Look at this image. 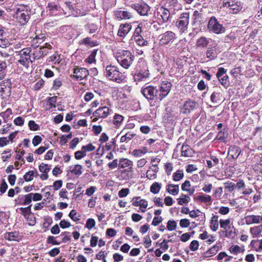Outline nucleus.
I'll list each match as a JSON object with an SVG mask.
<instances>
[{
  "mask_svg": "<svg viewBox=\"0 0 262 262\" xmlns=\"http://www.w3.org/2000/svg\"><path fill=\"white\" fill-rule=\"evenodd\" d=\"M197 201L203 202L210 204L212 202V199L210 195L204 194L203 193H200L199 195L194 198Z\"/></svg>",
  "mask_w": 262,
  "mask_h": 262,
  "instance_id": "obj_11",
  "label": "nucleus"
},
{
  "mask_svg": "<svg viewBox=\"0 0 262 262\" xmlns=\"http://www.w3.org/2000/svg\"><path fill=\"white\" fill-rule=\"evenodd\" d=\"M180 225L182 227H188L190 225V221L188 219H182L180 220Z\"/></svg>",
  "mask_w": 262,
  "mask_h": 262,
  "instance_id": "obj_53",
  "label": "nucleus"
},
{
  "mask_svg": "<svg viewBox=\"0 0 262 262\" xmlns=\"http://www.w3.org/2000/svg\"><path fill=\"white\" fill-rule=\"evenodd\" d=\"M142 94L147 99L153 100L155 96H157V90L153 86H148L142 90Z\"/></svg>",
  "mask_w": 262,
  "mask_h": 262,
  "instance_id": "obj_5",
  "label": "nucleus"
},
{
  "mask_svg": "<svg viewBox=\"0 0 262 262\" xmlns=\"http://www.w3.org/2000/svg\"><path fill=\"white\" fill-rule=\"evenodd\" d=\"M135 136V134H134L131 132H127L125 133L124 135H123L120 138L121 142H127V141L131 140L134 136Z\"/></svg>",
  "mask_w": 262,
  "mask_h": 262,
  "instance_id": "obj_24",
  "label": "nucleus"
},
{
  "mask_svg": "<svg viewBox=\"0 0 262 262\" xmlns=\"http://www.w3.org/2000/svg\"><path fill=\"white\" fill-rule=\"evenodd\" d=\"M135 9L141 15H147L149 10V6L146 4L135 6Z\"/></svg>",
  "mask_w": 262,
  "mask_h": 262,
  "instance_id": "obj_10",
  "label": "nucleus"
},
{
  "mask_svg": "<svg viewBox=\"0 0 262 262\" xmlns=\"http://www.w3.org/2000/svg\"><path fill=\"white\" fill-rule=\"evenodd\" d=\"M147 73L146 75L140 73H135L134 76V79L137 82H139L144 80L147 77Z\"/></svg>",
  "mask_w": 262,
  "mask_h": 262,
  "instance_id": "obj_37",
  "label": "nucleus"
},
{
  "mask_svg": "<svg viewBox=\"0 0 262 262\" xmlns=\"http://www.w3.org/2000/svg\"><path fill=\"white\" fill-rule=\"evenodd\" d=\"M133 205L134 206H140L141 208L145 209L147 207V202L145 200L136 201L133 202Z\"/></svg>",
  "mask_w": 262,
  "mask_h": 262,
  "instance_id": "obj_31",
  "label": "nucleus"
},
{
  "mask_svg": "<svg viewBox=\"0 0 262 262\" xmlns=\"http://www.w3.org/2000/svg\"><path fill=\"white\" fill-rule=\"evenodd\" d=\"M39 169V171L41 172L47 173L49 171L50 168H49L47 164L42 163L40 165Z\"/></svg>",
  "mask_w": 262,
  "mask_h": 262,
  "instance_id": "obj_49",
  "label": "nucleus"
},
{
  "mask_svg": "<svg viewBox=\"0 0 262 262\" xmlns=\"http://www.w3.org/2000/svg\"><path fill=\"white\" fill-rule=\"evenodd\" d=\"M41 142V138L39 136H35L32 140V143L34 146H36Z\"/></svg>",
  "mask_w": 262,
  "mask_h": 262,
  "instance_id": "obj_61",
  "label": "nucleus"
},
{
  "mask_svg": "<svg viewBox=\"0 0 262 262\" xmlns=\"http://www.w3.org/2000/svg\"><path fill=\"white\" fill-rule=\"evenodd\" d=\"M129 190L128 188H122L118 192V195L120 197L126 196L129 192Z\"/></svg>",
  "mask_w": 262,
  "mask_h": 262,
  "instance_id": "obj_52",
  "label": "nucleus"
},
{
  "mask_svg": "<svg viewBox=\"0 0 262 262\" xmlns=\"http://www.w3.org/2000/svg\"><path fill=\"white\" fill-rule=\"evenodd\" d=\"M261 226H255L250 229V232L254 237H256L261 233Z\"/></svg>",
  "mask_w": 262,
  "mask_h": 262,
  "instance_id": "obj_29",
  "label": "nucleus"
},
{
  "mask_svg": "<svg viewBox=\"0 0 262 262\" xmlns=\"http://www.w3.org/2000/svg\"><path fill=\"white\" fill-rule=\"evenodd\" d=\"M5 237L9 241H16L17 234L15 232H8L5 234Z\"/></svg>",
  "mask_w": 262,
  "mask_h": 262,
  "instance_id": "obj_36",
  "label": "nucleus"
},
{
  "mask_svg": "<svg viewBox=\"0 0 262 262\" xmlns=\"http://www.w3.org/2000/svg\"><path fill=\"white\" fill-rule=\"evenodd\" d=\"M208 29L216 34L225 32V28L220 24L214 17H211L208 24Z\"/></svg>",
  "mask_w": 262,
  "mask_h": 262,
  "instance_id": "obj_3",
  "label": "nucleus"
},
{
  "mask_svg": "<svg viewBox=\"0 0 262 262\" xmlns=\"http://www.w3.org/2000/svg\"><path fill=\"white\" fill-rule=\"evenodd\" d=\"M182 155L185 157H190L193 153L192 149L188 145H183L182 147Z\"/></svg>",
  "mask_w": 262,
  "mask_h": 262,
  "instance_id": "obj_22",
  "label": "nucleus"
},
{
  "mask_svg": "<svg viewBox=\"0 0 262 262\" xmlns=\"http://www.w3.org/2000/svg\"><path fill=\"white\" fill-rule=\"evenodd\" d=\"M131 25L128 24L121 25L118 30V35L121 37L125 36L130 30Z\"/></svg>",
  "mask_w": 262,
  "mask_h": 262,
  "instance_id": "obj_9",
  "label": "nucleus"
},
{
  "mask_svg": "<svg viewBox=\"0 0 262 262\" xmlns=\"http://www.w3.org/2000/svg\"><path fill=\"white\" fill-rule=\"evenodd\" d=\"M184 174L183 171L181 170H178L173 174V180L175 181H179L183 178Z\"/></svg>",
  "mask_w": 262,
  "mask_h": 262,
  "instance_id": "obj_41",
  "label": "nucleus"
},
{
  "mask_svg": "<svg viewBox=\"0 0 262 262\" xmlns=\"http://www.w3.org/2000/svg\"><path fill=\"white\" fill-rule=\"evenodd\" d=\"M158 13L164 22H166L168 20L170 15L169 10L164 8L161 7Z\"/></svg>",
  "mask_w": 262,
  "mask_h": 262,
  "instance_id": "obj_15",
  "label": "nucleus"
},
{
  "mask_svg": "<svg viewBox=\"0 0 262 262\" xmlns=\"http://www.w3.org/2000/svg\"><path fill=\"white\" fill-rule=\"evenodd\" d=\"M32 194L31 193H29L28 195H25V199L24 204L25 205H29L32 202Z\"/></svg>",
  "mask_w": 262,
  "mask_h": 262,
  "instance_id": "obj_59",
  "label": "nucleus"
},
{
  "mask_svg": "<svg viewBox=\"0 0 262 262\" xmlns=\"http://www.w3.org/2000/svg\"><path fill=\"white\" fill-rule=\"evenodd\" d=\"M219 217L217 215H213L210 221V228L214 231L217 230L219 228Z\"/></svg>",
  "mask_w": 262,
  "mask_h": 262,
  "instance_id": "obj_21",
  "label": "nucleus"
},
{
  "mask_svg": "<svg viewBox=\"0 0 262 262\" xmlns=\"http://www.w3.org/2000/svg\"><path fill=\"white\" fill-rule=\"evenodd\" d=\"M215 51V46L208 48L206 52V56L207 58L213 59L214 58V52Z\"/></svg>",
  "mask_w": 262,
  "mask_h": 262,
  "instance_id": "obj_32",
  "label": "nucleus"
},
{
  "mask_svg": "<svg viewBox=\"0 0 262 262\" xmlns=\"http://www.w3.org/2000/svg\"><path fill=\"white\" fill-rule=\"evenodd\" d=\"M196 106V103L194 101L189 100L185 102L182 108L184 113H189L193 110Z\"/></svg>",
  "mask_w": 262,
  "mask_h": 262,
  "instance_id": "obj_13",
  "label": "nucleus"
},
{
  "mask_svg": "<svg viewBox=\"0 0 262 262\" xmlns=\"http://www.w3.org/2000/svg\"><path fill=\"white\" fill-rule=\"evenodd\" d=\"M225 185V188L226 189H228L229 191L231 192L232 191L235 187V184L232 182H227L224 183Z\"/></svg>",
  "mask_w": 262,
  "mask_h": 262,
  "instance_id": "obj_43",
  "label": "nucleus"
},
{
  "mask_svg": "<svg viewBox=\"0 0 262 262\" xmlns=\"http://www.w3.org/2000/svg\"><path fill=\"white\" fill-rule=\"evenodd\" d=\"M246 224L250 225L252 224H259V215H249L245 217Z\"/></svg>",
  "mask_w": 262,
  "mask_h": 262,
  "instance_id": "obj_14",
  "label": "nucleus"
},
{
  "mask_svg": "<svg viewBox=\"0 0 262 262\" xmlns=\"http://www.w3.org/2000/svg\"><path fill=\"white\" fill-rule=\"evenodd\" d=\"M96 190V188L95 186H91L86 190L85 194L88 196L92 195Z\"/></svg>",
  "mask_w": 262,
  "mask_h": 262,
  "instance_id": "obj_60",
  "label": "nucleus"
},
{
  "mask_svg": "<svg viewBox=\"0 0 262 262\" xmlns=\"http://www.w3.org/2000/svg\"><path fill=\"white\" fill-rule=\"evenodd\" d=\"M52 46L50 44L46 43L45 45L39 48V53L40 56H44L48 53L47 49H51Z\"/></svg>",
  "mask_w": 262,
  "mask_h": 262,
  "instance_id": "obj_25",
  "label": "nucleus"
},
{
  "mask_svg": "<svg viewBox=\"0 0 262 262\" xmlns=\"http://www.w3.org/2000/svg\"><path fill=\"white\" fill-rule=\"evenodd\" d=\"M35 173H37V172H34V171H29L28 172H27L24 176L25 181H30L32 180Z\"/></svg>",
  "mask_w": 262,
  "mask_h": 262,
  "instance_id": "obj_39",
  "label": "nucleus"
},
{
  "mask_svg": "<svg viewBox=\"0 0 262 262\" xmlns=\"http://www.w3.org/2000/svg\"><path fill=\"white\" fill-rule=\"evenodd\" d=\"M109 108L106 106L98 108L93 113V116L95 118L93 119V121H96L98 118H105L107 116Z\"/></svg>",
  "mask_w": 262,
  "mask_h": 262,
  "instance_id": "obj_6",
  "label": "nucleus"
},
{
  "mask_svg": "<svg viewBox=\"0 0 262 262\" xmlns=\"http://www.w3.org/2000/svg\"><path fill=\"white\" fill-rule=\"evenodd\" d=\"M175 36L174 33L171 31H167L162 35L160 43L162 45L168 44Z\"/></svg>",
  "mask_w": 262,
  "mask_h": 262,
  "instance_id": "obj_8",
  "label": "nucleus"
},
{
  "mask_svg": "<svg viewBox=\"0 0 262 262\" xmlns=\"http://www.w3.org/2000/svg\"><path fill=\"white\" fill-rule=\"evenodd\" d=\"M95 225V222L94 220L92 219H89L87 220L86 223V227L88 229H91L94 227Z\"/></svg>",
  "mask_w": 262,
  "mask_h": 262,
  "instance_id": "obj_51",
  "label": "nucleus"
},
{
  "mask_svg": "<svg viewBox=\"0 0 262 262\" xmlns=\"http://www.w3.org/2000/svg\"><path fill=\"white\" fill-rule=\"evenodd\" d=\"M89 75V71L85 68H75L74 74L71 77L77 80H82L85 78Z\"/></svg>",
  "mask_w": 262,
  "mask_h": 262,
  "instance_id": "obj_4",
  "label": "nucleus"
},
{
  "mask_svg": "<svg viewBox=\"0 0 262 262\" xmlns=\"http://www.w3.org/2000/svg\"><path fill=\"white\" fill-rule=\"evenodd\" d=\"M115 16L120 19H130L132 17L131 13L127 11L117 10L115 12Z\"/></svg>",
  "mask_w": 262,
  "mask_h": 262,
  "instance_id": "obj_12",
  "label": "nucleus"
},
{
  "mask_svg": "<svg viewBox=\"0 0 262 262\" xmlns=\"http://www.w3.org/2000/svg\"><path fill=\"white\" fill-rule=\"evenodd\" d=\"M97 50H93L89 56L86 58V61L90 63L94 62L95 61V57L97 54Z\"/></svg>",
  "mask_w": 262,
  "mask_h": 262,
  "instance_id": "obj_40",
  "label": "nucleus"
},
{
  "mask_svg": "<svg viewBox=\"0 0 262 262\" xmlns=\"http://www.w3.org/2000/svg\"><path fill=\"white\" fill-rule=\"evenodd\" d=\"M199 245V242L194 240L191 242L189 248L191 251H194L198 249Z\"/></svg>",
  "mask_w": 262,
  "mask_h": 262,
  "instance_id": "obj_48",
  "label": "nucleus"
},
{
  "mask_svg": "<svg viewBox=\"0 0 262 262\" xmlns=\"http://www.w3.org/2000/svg\"><path fill=\"white\" fill-rule=\"evenodd\" d=\"M228 78V76L227 75H225L224 76L220 77V78H218V79L223 85L225 86L227 84Z\"/></svg>",
  "mask_w": 262,
  "mask_h": 262,
  "instance_id": "obj_58",
  "label": "nucleus"
},
{
  "mask_svg": "<svg viewBox=\"0 0 262 262\" xmlns=\"http://www.w3.org/2000/svg\"><path fill=\"white\" fill-rule=\"evenodd\" d=\"M123 117L122 116L117 114L114 116L113 122L114 124L119 125L120 124V123L123 121Z\"/></svg>",
  "mask_w": 262,
  "mask_h": 262,
  "instance_id": "obj_44",
  "label": "nucleus"
},
{
  "mask_svg": "<svg viewBox=\"0 0 262 262\" xmlns=\"http://www.w3.org/2000/svg\"><path fill=\"white\" fill-rule=\"evenodd\" d=\"M134 38L137 43L139 46H145L147 44V41L144 40L142 37L140 35H135Z\"/></svg>",
  "mask_w": 262,
  "mask_h": 262,
  "instance_id": "obj_33",
  "label": "nucleus"
},
{
  "mask_svg": "<svg viewBox=\"0 0 262 262\" xmlns=\"http://www.w3.org/2000/svg\"><path fill=\"white\" fill-rule=\"evenodd\" d=\"M167 191L172 195H176L179 193L178 185L168 184L166 187Z\"/></svg>",
  "mask_w": 262,
  "mask_h": 262,
  "instance_id": "obj_20",
  "label": "nucleus"
},
{
  "mask_svg": "<svg viewBox=\"0 0 262 262\" xmlns=\"http://www.w3.org/2000/svg\"><path fill=\"white\" fill-rule=\"evenodd\" d=\"M132 165L133 162L127 159H120L119 161V167L121 168L129 167V169H131Z\"/></svg>",
  "mask_w": 262,
  "mask_h": 262,
  "instance_id": "obj_19",
  "label": "nucleus"
},
{
  "mask_svg": "<svg viewBox=\"0 0 262 262\" xmlns=\"http://www.w3.org/2000/svg\"><path fill=\"white\" fill-rule=\"evenodd\" d=\"M220 94L219 93L214 92L211 95L210 97V99L211 101L213 103H219L220 99Z\"/></svg>",
  "mask_w": 262,
  "mask_h": 262,
  "instance_id": "obj_38",
  "label": "nucleus"
},
{
  "mask_svg": "<svg viewBox=\"0 0 262 262\" xmlns=\"http://www.w3.org/2000/svg\"><path fill=\"white\" fill-rule=\"evenodd\" d=\"M189 14L187 13L184 14L183 16L180 17L177 23L179 27L184 28L188 24Z\"/></svg>",
  "mask_w": 262,
  "mask_h": 262,
  "instance_id": "obj_17",
  "label": "nucleus"
},
{
  "mask_svg": "<svg viewBox=\"0 0 262 262\" xmlns=\"http://www.w3.org/2000/svg\"><path fill=\"white\" fill-rule=\"evenodd\" d=\"M242 7L240 5H238L237 3H235L234 2L233 3V5L231 8L229 12L232 13H236L237 12L239 11L242 10Z\"/></svg>",
  "mask_w": 262,
  "mask_h": 262,
  "instance_id": "obj_34",
  "label": "nucleus"
},
{
  "mask_svg": "<svg viewBox=\"0 0 262 262\" xmlns=\"http://www.w3.org/2000/svg\"><path fill=\"white\" fill-rule=\"evenodd\" d=\"M29 19L30 15H29L28 12L27 11L26 13H21L19 16V21L23 25L26 24Z\"/></svg>",
  "mask_w": 262,
  "mask_h": 262,
  "instance_id": "obj_23",
  "label": "nucleus"
},
{
  "mask_svg": "<svg viewBox=\"0 0 262 262\" xmlns=\"http://www.w3.org/2000/svg\"><path fill=\"white\" fill-rule=\"evenodd\" d=\"M30 57L21 56L20 59L18 60V62L23 66H28L29 62Z\"/></svg>",
  "mask_w": 262,
  "mask_h": 262,
  "instance_id": "obj_47",
  "label": "nucleus"
},
{
  "mask_svg": "<svg viewBox=\"0 0 262 262\" xmlns=\"http://www.w3.org/2000/svg\"><path fill=\"white\" fill-rule=\"evenodd\" d=\"M230 250L231 252L236 253V254H237L238 253H240L244 251V250H242L241 248L237 245L232 246L230 248Z\"/></svg>",
  "mask_w": 262,
  "mask_h": 262,
  "instance_id": "obj_50",
  "label": "nucleus"
},
{
  "mask_svg": "<svg viewBox=\"0 0 262 262\" xmlns=\"http://www.w3.org/2000/svg\"><path fill=\"white\" fill-rule=\"evenodd\" d=\"M220 225L221 228L223 229L225 231L228 228L229 229L230 227H231L230 220L229 219H227L226 220H220Z\"/></svg>",
  "mask_w": 262,
  "mask_h": 262,
  "instance_id": "obj_27",
  "label": "nucleus"
},
{
  "mask_svg": "<svg viewBox=\"0 0 262 262\" xmlns=\"http://www.w3.org/2000/svg\"><path fill=\"white\" fill-rule=\"evenodd\" d=\"M82 166L80 165H76L71 170V172L75 175H80L82 173Z\"/></svg>",
  "mask_w": 262,
  "mask_h": 262,
  "instance_id": "obj_42",
  "label": "nucleus"
},
{
  "mask_svg": "<svg viewBox=\"0 0 262 262\" xmlns=\"http://www.w3.org/2000/svg\"><path fill=\"white\" fill-rule=\"evenodd\" d=\"M235 229L232 226L230 227L229 229L228 228L225 231V235L227 237H234L235 235Z\"/></svg>",
  "mask_w": 262,
  "mask_h": 262,
  "instance_id": "obj_35",
  "label": "nucleus"
},
{
  "mask_svg": "<svg viewBox=\"0 0 262 262\" xmlns=\"http://www.w3.org/2000/svg\"><path fill=\"white\" fill-rule=\"evenodd\" d=\"M146 177L150 180H154L156 178L157 174L150 170H147L146 172Z\"/></svg>",
  "mask_w": 262,
  "mask_h": 262,
  "instance_id": "obj_55",
  "label": "nucleus"
},
{
  "mask_svg": "<svg viewBox=\"0 0 262 262\" xmlns=\"http://www.w3.org/2000/svg\"><path fill=\"white\" fill-rule=\"evenodd\" d=\"M219 213L221 214L225 215L229 213V208L227 207H221L219 209Z\"/></svg>",
  "mask_w": 262,
  "mask_h": 262,
  "instance_id": "obj_64",
  "label": "nucleus"
},
{
  "mask_svg": "<svg viewBox=\"0 0 262 262\" xmlns=\"http://www.w3.org/2000/svg\"><path fill=\"white\" fill-rule=\"evenodd\" d=\"M105 75L111 80L115 81L118 83L122 81L125 77L119 72L116 67L108 66L105 69Z\"/></svg>",
  "mask_w": 262,
  "mask_h": 262,
  "instance_id": "obj_2",
  "label": "nucleus"
},
{
  "mask_svg": "<svg viewBox=\"0 0 262 262\" xmlns=\"http://www.w3.org/2000/svg\"><path fill=\"white\" fill-rule=\"evenodd\" d=\"M28 125L31 130H36L38 129V126L34 121H30Z\"/></svg>",
  "mask_w": 262,
  "mask_h": 262,
  "instance_id": "obj_56",
  "label": "nucleus"
},
{
  "mask_svg": "<svg viewBox=\"0 0 262 262\" xmlns=\"http://www.w3.org/2000/svg\"><path fill=\"white\" fill-rule=\"evenodd\" d=\"M211 159L212 160V161L210 160H207L206 161L207 165L210 168L213 166H216L219 162V159L215 156H212L211 157Z\"/></svg>",
  "mask_w": 262,
  "mask_h": 262,
  "instance_id": "obj_30",
  "label": "nucleus"
},
{
  "mask_svg": "<svg viewBox=\"0 0 262 262\" xmlns=\"http://www.w3.org/2000/svg\"><path fill=\"white\" fill-rule=\"evenodd\" d=\"M233 2H234V1L232 0H230V1L225 0L223 2L222 7L223 8H228L229 9V11L231 8L232 7V6L233 5Z\"/></svg>",
  "mask_w": 262,
  "mask_h": 262,
  "instance_id": "obj_45",
  "label": "nucleus"
},
{
  "mask_svg": "<svg viewBox=\"0 0 262 262\" xmlns=\"http://www.w3.org/2000/svg\"><path fill=\"white\" fill-rule=\"evenodd\" d=\"M171 84L170 82H162L160 88L161 94L159 95L160 99L162 100L170 92Z\"/></svg>",
  "mask_w": 262,
  "mask_h": 262,
  "instance_id": "obj_7",
  "label": "nucleus"
},
{
  "mask_svg": "<svg viewBox=\"0 0 262 262\" xmlns=\"http://www.w3.org/2000/svg\"><path fill=\"white\" fill-rule=\"evenodd\" d=\"M84 156H85V151H77L75 153V157L78 160L81 159Z\"/></svg>",
  "mask_w": 262,
  "mask_h": 262,
  "instance_id": "obj_62",
  "label": "nucleus"
},
{
  "mask_svg": "<svg viewBox=\"0 0 262 262\" xmlns=\"http://www.w3.org/2000/svg\"><path fill=\"white\" fill-rule=\"evenodd\" d=\"M161 184L158 182H155L150 186V190L153 193H157L160 191V190L161 188Z\"/></svg>",
  "mask_w": 262,
  "mask_h": 262,
  "instance_id": "obj_26",
  "label": "nucleus"
},
{
  "mask_svg": "<svg viewBox=\"0 0 262 262\" xmlns=\"http://www.w3.org/2000/svg\"><path fill=\"white\" fill-rule=\"evenodd\" d=\"M226 71L223 68H220L218 70V72L216 73V77L217 78H220V77H221L225 75H226Z\"/></svg>",
  "mask_w": 262,
  "mask_h": 262,
  "instance_id": "obj_57",
  "label": "nucleus"
},
{
  "mask_svg": "<svg viewBox=\"0 0 262 262\" xmlns=\"http://www.w3.org/2000/svg\"><path fill=\"white\" fill-rule=\"evenodd\" d=\"M95 149V147L92 144H89L85 146H83L82 147V150H84L83 151H93Z\"/></svg>",
  "mask_w": 262,
  "mask_h": 262,
  "instance_id": "obj_54",
  "label": "nucleus"
},
{
  "mask_svg": "<svg viewBox=\"0 0 262 262\" xmlns=\"http://www.w3.org/2000/svg\"><path fill=\"white\" fill-rule=\"evenodd\" d=\"M209 43V40L206 37L202 36L197 39L196 46L198 48H206Z\"/></svg>",
  "mask_w": 262,
  "mask_h": 262,
  "instance_id": "obj_16",
  "label": "nucleus"
},
{
  "mask_svg": "<svg viewBox=\"0 0 262 262\" xmlns=\"http://www.w3.org/2000/svg\"><path fill=\"white\" fill-rule=\"evenodd\" d=\"M240 154V150L238 147L236 146H231L228 150V155L231 156L232 159H236Z\"/></svg>",
  "mask_w": 262,
  "mask_h": 262,
  "instance_id": "obj_18",
  "label": "nucleus"
},
{
  "mask_svg": "<svg viewBox=\"0 0 262 262\" xmlns=\"http://www.w3.org/2000/svg\"><path fill=\"white\" fill-rule=\"evenodd\" d=\"M134 56L128 51L120 50L117 53V60L125 69H128L133 61Z\"/></svg>",
  "mask_w": 262,
  "mask_h": 262,
  "instance_id": "obj_1",
  "label": "nucleus"
},
{
  "mask_svg": "<svg viewBox=\"0 0 262 262\" xmlns=\"http://www.w3.org/2000/svg\"><path fill=\"white\" fill-rule=\"evenodd\" d=\"M163 219L161 216L160 217H155L153 219L152 224L154 226H157L159 225L161 222H162Z\"/></svg>",
  "mask_w": 262,
  "mask_h": 262,
  "instance_id": "obj_63",
  "label": "nucleus"
},
{
  "mask_svg": "<svg viewBox=\"0 0 262 262\" xmlns=\"http://www.w3.org/2000/svg\"><path fill=\"white\" fill-rule=\"evenodd\" d=\"M177 227V223L176 222L173 220H169L167 223V229L170 230H173L176 229Z\"/></svg>",
  "mask_w": 262,
  "mask_h": 262,
  "instance_id": "obj_46",
  "label": "nucleus"
},
{
  "mask_svg": "<svg viewBox=\"0 0 262 262\" xmlns=\"http://www.w3.org/2000/svg\"><path fill=\"white\" fill-rule=\"evenodd\" d=\"M178 204L182 205L185 204H187L190 200L189 196L182 194L181 196L178 199Z\"/></svg>",
  "mask_w": 262,
  "mask_h": 262,
  "instance_id": "obj_28",
  "label": "nucleus"
}]
</instances>
